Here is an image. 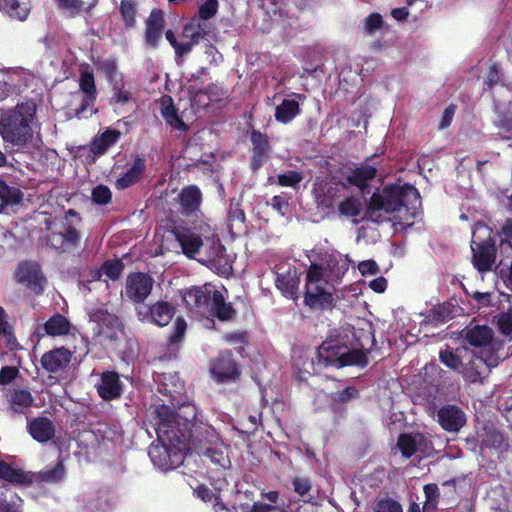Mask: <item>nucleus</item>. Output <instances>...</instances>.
<instances>
[{
	"label": "nucleus",
	"instance_id": "obj_14",
	"mask_svg": "<svg viewBox=\"0 0 512 512\" xmlns=\"http://www.w3.org/2000/svg\"><path fill=\"white\" fill-rule=\"evenodd\" d=\"M473 267L480 273H486L492 270L495 264L497 249L495 243L491 240L481 242H471Z\"/></svg>",
	"mask_w": 512,
	"mask_h": 512
},
{
	"label": "nucleus",
	"instance_id": "obj_30",
	"mask_svg": "<svg viewBox=\"0 0 512 512\" xmlns=\"http://www.w3.org/2000/svg\"><path fill=\"white\" fill-rule=\"evenodd\" d=\"M286 488L291 489L297 495L296 501L298 502V506H295L296 512H298L300 508V501L309 503L313 499V496L311 495L313 482L309 476L302 474L291 476L290 485H286Z\"/></svg>",
	"mask_w": 512,
	"mask_h": 512
},
{
	"label": "nucleus",
	"instance_id": "obj_23",
	"mask_svg": "<svg viewBox=\"0 0 512 512\" xmlns=\"http://www.w3.org/2000/svg\"><path fill=\"white\" fill-rule=\"evenodd\" d=\"M213 30L214 25L211 22H206L192 16L182 28V36L186 39L187 44L190 45V53L202 40L207 39V36Z\"/></svg>",
	"mask_w": 512,
	"mask_h": 512
},
{
	"label": "nucleus",
	"instance_id": "obj_5",
	"mask_svg": "<svg viewBox=\"0 0 512 512\" xmlns=\"http://www.w3.org/2000/svg\"><path fill=\"white\" fill-rule=\"evenodd\" d=\"M82 217L74 209L65 211L64 218L55 221L46 235L47 245L58 254L75 252L81 245L82 234L78 226Z\"/></svg>",
	"mask_w": 512,
	"mask_h": 512
},
{
	"label": "nucleus",
	"instance_id": "obj_49",
	"mask_svg": "<svg viewBox=\"0 0 512 512\" xmlns=\"http://www.w3.org/2000/svg\"><path fill=\"white\" fill-rule=\"evenodd\" d=\"M338 212L347 218L360 216L362 212L361 200L356 196H348L338 204Z\"/></svg>",
	"mask_w": 512,
	"mask_h": 512
},
{
	"label": "nucleus",
	"instance_id": "obj_1",
	"mask_svg": "<svg viewBox=\"0 0 512 512\" xmlns=\"http://www.w3.org/2000/svg\"><path fill=\"white\" fill-rule=\"evenodd\" d=\"M376 344L372 329L357 333L344 328L332 329L317 348L318 364L337 369L351 366L364 369Z\"/></svg>",
	"mask_w": 512,
	"mask_h": 512
},
{
	"label": "nucleus",
	"instance_id": "obj_41",
	"mask_svg": "<svg viewBox=\"0 0 512 512\" xmlns=\"http://www.w3.org/2000/svg\"><path fill=\"white\" fill-rule=\"evenodd\" d=\"M23 197L24 194L18 187L8 185L0 177V213L7 207L20 204Z\"/></svg>",
	"mask_w": 512,
	"mask_h": 512
},
{
	"label": "nucleus",
	"instance_id": "obj_48",
	"mask_svg": "<svg viewBox=\"0 0 512 512\" xmlns=\"http://www.w3.org/2000/svg\"><path fill=\"white\" fill-rule=\"evenodd\" d=\"M165 38L174 49L175 61L179 65L183 62L184 57L190 54V45L187 41H178L174 31L168 29L165 31Z\"/></svg>",
	"mask_w": 512,
	"mask_h": 512
},
{
	"label": "nucleus",
	"instance_id": "obj_25",
	"mask_svg": "<svg viewBox=\"0 0 512 512\" xmlns=\"http://www.w3.org/2000/svg\"><path fill=\"white\" fill-rule=\"evenodd\" d=\"M79 88L83 93V98L80 106L75 110L77 117H80L83 112L92 107L96 102L97 88L93 72L87 69L80 71Z\"/></svg>",
	"mask_w": 512,
	"mask_h": 512
},
{
	"label": "nucleus",
	"instance_id": "obj_52",
	"mask_svg": "<svg viewBox=\"0 0 512 512\" xmlns=\"http://www.w3.org/2000/svg\"><path fill=\"white\" fill-rule=\"evenodd\" d=\"M94 321L103 327H107L112 330H122L123 324L120 318L109 313L107 310L98 309L93 315Z\"/></svg>",
	"mask_w": 512,
	"mask_h": 512
},
{
	"label": "nucleus",
	"instance_id": "obj_28",
	"mask_svg": "<svg viewBox=\"0 0 512 512\" xmlns=\"http://www.w3.org/2000/svg\"><path fill=\"white\" fill-rule=\"evenodd\" d=\"M210 302L207 314H211L219 321H230L235 317L236 310L231 303L225 301L221 291L213 290Z\"/></svg>",
	"mask_w": 512,
	"mask_h": 512
},
{
	"label": "nucleus",
	"instance_id": "obj_18",
	"mask_svg": "<svg viewBox=\"0 0 512 512\" xmlns=\"http://www.w3.org/2000/svg\"><path fill=\"white\" fill-rule=\"evenodd\" d=\"M166 27L165 14L162 9L154 8L145 21L144 41L148 48H158Z\"/></svg>",
	"mask_w": 512,
	"mask_h": 512
},
{
	"label": "nucleus",
	"instance_id": "obj_33",
	"mask_svg": "<svg viewBox=\"0 0 512 512\" xmlns=\"http://www.w3.org/2000/svg\"><path fill=\"white\" fill-rule=\"evenodd\" d=\"M246 215L241 207L240 200L235 198L230 199L228 214H227V226L231 235H239L246 230Z\"/></svg>",
	"mask_w": 512,
	"mask_h": 512
},
{
	"label": "nucleus",
	"instance_id": "obj_31",
	"mask_svg": "<svg viewBox=\"0 0 512 512\" xmlns=\"http://www.w3.org/2000/svg\"><path fill=\"white\" fill-rule=\"evenodd\" d=\"M201 251L204 254L202 261L205 263L216 266L220 265L223 260L226 261V248L217 235L206 238V241H203Z\"/></svg>",
	"mask_w": 512,
	"mask_h": 512
},
{
	"label": "nucleus",
	"instance_id": "obj_29",
	"mask_svg": "<svg viewBox=\"0 0 512 512\" xmlns=\"http://www.w3.org/2000/svg\"><path fill=\"white\" fill-rule=\"evenodd\" d=\"M27 429L31 437L39 443L51 440L55 435V426L47 417H37L28 422Z\"/></svg>",
	"mask_w": 512,
	"mask_h": 512
},
{
	"label": "nucleus",
	"instance_id": "obj_2",
	"mask_svg": "<svg viewBox=\"0 0 512 512\" xmlns=\"http://www.w3.org/2000/svg\"><path fill=\"white\" fill-rule=\"evenodd\" d=\"M36 111V104L32 101L1 111L0 136L3 142L16 148V151L24 149L33 138Z\"/></svg>",
	"mask_w": 512,
	"mask_h": 512
},
{
	"label": "nucleus",
	"instance_id": "obj_38",
	"mask_svg": "<svg viewBox=\"0 0 512 512\" xmlns=\"http://www.w3.org/2000/svg\"><path fill=\"white\" fill-rule=\"evenodd\" d=\"M30 0H2L3 11L11 18L25 21L31 12Z\"/></svg>",
	"mask_w": 512,
	"mask_h": 512
},
{
	"label": "nucleus",
	"instance_id": "obj_47",
	"mask_svg": "<svg viewBox=\"0 0 512 512\" xmlns=\"http://www.w3.org/2000/svg\"><path fill=\"white\" fill-rule=\"evenodd\" d=\"M169 100L170 103L161 109L162 117L171 128L186 132L189 129L188 125L179 117L178 109L173 104L172 99Z\"/></svg>",
	"mask_w": 512,
	"mask_h": 512
},
{
	"label": "nucleus",
	"instance_id": "obj_62",
	"mask_svg": "<svg viewBox=\"0 0 512 512\" xmlns=\"http://www.w3.org/2000/svg\"><path fill=\"white\" fill-rule=\"evenodd\" d=\"M187 323L181 316L177 317L174 321L173 332L169 337V343L174 345L180 343L185 335Z\"/></svg>",
	"mask_w": 512,
	"mask_h": 512
},
{
	"label": "nucleus",
	"instance_id": "obj_16",
	"mask_svg": "<svg viewBox=\"0 0 512 512\" xmlns=\"http://www.w3.org/2000/svg\"><path fill=\"white\" fill-rule=\"evenodd\" d=\"M74 352L61 346L45 352L40 359L42 368L50 374L60 375L69 367Z\"/></svg>",
	"mask_w": 512,
	"mask_h": 512
},
{
	"label": "nucleus",
	"instance_id": "obj_36",
	"mask_svg": "<svg viewBox=\"0 0 512 512\" xmlns=\"http://www.w3.org/2000/svg\"><path fill=\"white\" fill-rule=\"evenodd\" d=\"M275 285L282 294L289 298L294 299L297 295V289L299 285V279L296 276V271L293 272L288 269L285 273H276Z\"/></svg>",
	"mask_w": 512,
	"mask_h": 512
},
{
	"label": "nucleus",
	"instance_id": "obj_11",
	"mask_svg": "<svg viewBox=\"0 0 512 512\" xmlns=\"http://www.w3.org/2000/svg\"><path fill=\"white\" fill-rule=\"evenodd\" d=\"M249 129V138L251 143V157L249 167L253 172H257L270 159L272 145L267 133L261 132L247 123Z\"/></svg>",
	"mask_w": 512,
	"mask_h": 512
},
{
	"label": "nucleus",
	"instance_id": "obj_57",
	"mask_svg": "<svg viewBox=\"0 0 512 512\" xmlns=\"http://www.w3.org/2000/svg\"><path fill=\"white\" fill-rule=\"evenodd\" d=\"M219 7L218 0H206L198 8V11L193 16L206 22H211V19L217 14Z\"/></svg>",
	"mask_w": 512,
	"mask_h": 512
},
{
	"label": "nucleus",
	"instance_id": "obj_60",
	"mask_svg": "<svg viewBox=\"0 0 512 512\" xmlns=\"http://www.w3.org/2000/svg\"><path fill=\"white\" fill-rule=\"evenodd\" d=\"M100 69L106 76L107 80L114 83L115 80H119L120 73H118V66L115 59H105L100 64Z\"/></svg>",
	"mask_w": 512,
	"mask_h": 512
},
{
	"label": "nucleus",
	"instance_id": "obj_39",
	"mask_svg": "<svg viewBox=\"0 0 512 512\" xmlns=\"http://www.w3.org/2000/svg\"><path fill=\"white\" fill-rule=\"evenodd\" d=\"M421 433H401L397 439V448L404 458H411L417 451L418 446L424 441Z\"/></svg>",
	"mask_w": 512,
	"mask_h": 512
},
{
	"label": "nucleus",
	"instance_id": "obj_17",
	"mask_svg": "<svg viewBox=\"0 0 512 512\" xmlns=\"http://www.w3.org/2000/svg\"><path fill=\"white\" fill-rule=\"evenodd\" d=\"M177 202L183 216L197 217L201 213L202 191L195 184L184 186L177 196Z\"/></svg>",
	"mask_w": 512,
	"mask_h": 512
},
{
	"label": "nucleus",
	"instance_id": "obj_6",
	"mask_svg": "<svg viewBox=\"0 0 512 512\" xmlns=\"http://www.w3.org/2000/svg\"><path fill=\"white\" fill-rule=\"evenodd\" d=\"M151 416L155 424L157 438H159V428L161 424H168L173 432L181 431L182 428H190L197 425V408L194 404H183L177 411L166 404L154 406Z\"/></svg>",
	"mask_w": 512,
	"mask_h": 512
},
{
	"label": "nucleus",
	"instance_id": "obj_43",
	"mask_svg": "<svg viewBox=\"0 0 512 512\" xmlns=\"http://www.w3.org/2000/svg\"><path fill=\"white\" fill-rule=\"evenodd\" d=\"M71 322L62 314L55 313L43 325L47 335L52 337L64 336L69 334Z\"/></svg>",
	"mask_w": 512,
	"mask_h": 512
},
{
	"label": "nucleus",
	"instance_id": "obj_19",
	"mask_svg": "<svg viewBox=\"0 0 512 512\" xmlns=\"http://www.w3.org/2000/svg\"><path fill=\"white\" fill-rule=\"evenodd\" d=\"M171 233L179 243L183 254L189 259H196V255L201 252L203 239L190 228L182 225H173Z\"/></svg>",
	"mask_w": 512,
	"mask_h": 512
},
{
	"label": "nucleus",
	"instance_id": "obj_15",
	"mask_svg": "<svg viewBox=\"0 0 512 512\" xmlns=\"http://www.w3.org/2000/svg\"><path fill=\"white\" fill-rule=\"evenodd\" d=\"M500 361L501 360H496L495 363H491L488 360V355L472 354L470 359L465 364H462L459 372L468 382H482L483 379L490 373L491 368L496 367Z\"/></svg>",
	"mask_w": 512,
	"mask_h": 512
},
{
	"label": "nucleus",
	"instance_id": "obj_10",
	"mask_svg": "<svg viewBox=\"0 0 512 512\" xmlns=\"http://www.w3.org/2000/svg\"><path fill=\"white\" fill-rule=\"evenodd\" d=\"M15 278L19 284L24 285L35 295L44 293L47 278L37 262H20L15 272Z\"/></svg>",
	"mask_w": 512,
	"mask_h": 512
},
{
	"label": "nucleus",
	"instance_id": "obj_64",
	"mask_svg": "<svg viewBox=\"0 0 512 512\" xmlns=\"http://www.w3.org/2000/svg\"><path fill=\"white\" fill-rule=\"evenodd\" d=\"M501 243L508 245L512 249V219H506L499 230Z\"/></svg>",
	"mask_w": 512,
	"mask_h": 512
},
{
	"label": "nucleus",
	"instance_id": "obj_58",
	"mask_svg": "<svg viewBox=\"0 0 512 512\" xmlns=\"http://www.w3.org/2000/svg\"><path fill=\"white\" fill-rule=\"evenodd\" d=\"M0 478L9 482L21 483L23 480V473L0 459Z\"/></svg>",
	"mask_w": 512,
	"mask_h": 512
},
{
	"label": "nucleus",
	"instance_id": "obj_26",
	"mask_svg": "<svg viewBox=\"0 0 512 512\" xmlns=\"http://www.w3.org/2000/svg\"><path fill=\"white\" fill-rule=\"evenodd\" d=\"M9 409L14 414H25L33 406L34 398L31 392L25 388H12L5 394Z\"/></svg>",
	"mask_w": 512,
	"mask_h": 512
},
{
	"label": "nucleus",
	"instance_id": "obj_45",
	"mask_svg": "<svg viewBox=\"0 0 512 512\" xmlns=\"http://www.w3.org/2000/svg\"><path fill=\"white\" fill-rule=\"evenodd\" d=\"M65 476L66 469L61 456L58 458L57 463L52 468L41 470L38 473L39 480L49 484H58L65 478Z\"/></svg>",
	"mask_w": 512,
	"mask_h": 512
},
{
	"label": "nucleus",
	"instance_id": "obj_35",
	"mask_svg": "<svg viewBox=\"0 0 512 512\" xmlns=\"http://www.w3.org/2000/svg\"><path fill=\"white\" fill-rule=\"evenodd\" d=\"M121 137L117 129L107 128L100 135L93 138L90 143V152L95 156L104 155L110 147L115 145Z\"/></svg>",
	"mask_w": 512,
	"mask_h": 512
},
{
	"label": "nucleus",
	"instance_id": "obj_42",
	"mask_svg": "<svg viewBox=\"0 0 512 512\" xmlns=\"http://www.w3.org/2000/svg\"><path fill=\"white\" fill-rule=\"evenodd\" d=\"M301 113L300 104L295 99H284L275 108V119L281 124L290 123Z\"/></svg>",
	"mask_w": 512,
	"mask_h": 512
},
{
	"label": "nucleus",
	"instance_id": "obj_37",
	"mask_svg": "<svg viewBox=\"0 0 512 512\" xmlns=\"http://www.w3.org/2000/svg\"><path fill=\"white\" fill-rule=\"evenodd\" d=\"M60 10L66 11L71 17L90 14L97 6V0H55Z\"/></svg>",
	"mask_w": 512,
	"mask_h": 512
},
{
	"label": "nucleus",
	"instance_id": "obj_13",
	"mask_svg": "<svg viewBox=\"0 0 512 512\" xmlns=\"http://www.w3.org/2000/svg\"><path fill=\"white\" fill-rule=\"evenodd\" d=\"M158 440L162 443L161 445L151 444L148 448V455L151 461L162 470L176 468L183 461V454L185 452H179L168 441H162L159 438Z\"/></svg>",
	"mask_w": 512,
	"mask_h": 512
},
{
	"label": "nucleus",
	"instance_id": "obj_40",
	"mask_svg": "<svg viewBox=\"0 0 512 512\" xmlns=\"http://www.w3.org/2000/svg\"><path fill=\"white\" fill-rule=\"evenodd\" d=\"M198 455L207 458L212 464L223 469L230 465V459L225 451L221 438L215 445L207 446L200 451Z\"/></svg>",
	"mask_w": 512,
	"mask_h": 512
},
{
	"label": "nucleus",
	"instance_id": "obj_59",
	"mask_svg": "<svg viewBox=\"0 0 512 512\" xmlns=\"http://www.w3.org/2000/svg\"><path fill=\"white\" fill-rule=\"evenodd\" d=\"M374 512H403V507L396 499L385 497L376 502Z\"/></svg>",
	"mask_w": 512,
	"mask_h": 512
},
{
	"label": "nucleus",
	"instance_id": "obj_4",
	"mask_svg": "<svg viewBox=\"0 0 512 512\" xmlns=\"http://www.w3.org/2000/svg\"><path fill=\"white\" fill-rule=\"evenodd\" d=\"M168 424H161L159 428V439L168 441L171 446L179 452H196L197 454L207 446L215 445L220 439L215 428L208 424L199 422L194 427L182 428L181 431L173 432Z\"/></svg>",
	"mask_w": 512,
	"mask_h": 512
},
{
	"label": "nucleus",
	"instance_id": "obj_50",
	"mask_svg": "<svg viewBox=\"0 0 512 512\" xmlns=\"http://www.w3.org/2000/svg\"><path fill=\"white\" fill-rule=\"evenodd\" d=\"M262 497L275 504L274 510L278 509L282 512H296L295 506H298L296 497H290L287 501H284L280 498V493L278 491L264 492L262 493Z\"/></svg>",
	"mask_w": 512,
	"mask_h": 512
},
{
	"label": "nucleus",
	"instance_id": "obj_22",
	"mask_svg": "<svg viewBox=\"0 0 512 512\" xmlns=\"http://www.w3.org/2000/svg\"><path fill=\"white\" fill-rule=\"evenodd\" d=\"M438 423L447 432L457 433L466 425L465 412L457 405L446 404L437 412Z\"/></svg>",
	"mask_w": 512,
	"mask_h": 512
},
{
	"label": "nucleus",
	"instance_id": "obj_55",
	"mask_svg": "<svg viewBox=\"0 0 512 512\" xmlns=\"http://www.w3.org/2000/svg\"><path fill=\"white\" fill-rule=\"evenodd\" d=\"M439 359L446 367L458 372L463 364L461 358L448 345H446L445 349L440 350Z\"/></svg>",
	"mask_w": 512,
	"mask_h": 512
},
{
	"label": "nucleus",
	"instance_id": "obj_56",
	"mask_svg": "<svg viewBox=\"0 0 512 512\" xmlns=\"http://www.w3.org/2000/svg\"><path fill=\"white\" fill-rule=\"evenodd\" d=\"M124 270V263L121 259L107 260L101 266L103 272L109 279L118 280Z\"/></svg>",
	"mask_w": 512,
	"mask_h": 512
},
{
	"label": "nucleus",
	"instance_id": "obj_53",
	"mask_svg": "<svg viewBox=\"0 0 512 512\" xmlns=\"http://www.w3.org/2000/svg\"><path fill=\"white\" fill-rule=\"evenodd\" d=\"M113 85V96L110 99V103H119L122 105L127 104L131 100V93L124 89L123 75H120L119 80H115Z\"/></svg>",
	"mask_w": 512,
	"mask_h": 512
},
{
	"label": "nucleus",
	"instance_id": "obj_46",
	"mask_svg": "<svg viewBox=\"0 0 512 512\" xmlns=\"http://www.w3.org/2000/svg\"><path fill=\"white\" fill-rule=\"evenodd\" d=\"M323 266L325 272H328L327 276L333 280L341 279L349 269L346 260L338 258L334 255H329L325 259Z\"/></svg>",
	"mask_w": 512,
	"mask_h": 512
},
{
	"label": "nucleus",
	"instance_id": "obj_8",
	"mask_svg": "<svg viewBox=\"0 0 512 512\" xmlns=\"http://www.w3.org/2000/svg\"><path fill=\"white\" fill-rule=\"evenodd\" d=\"M154 285V279L144 272H131L125 280L124 294L127 300L137 306L144 305L150 296Z\"/></svg>",
	"mask_w": 512,
	"mask_h": 512
},
{
	"label": "nucleus",
	"instance_id": "obj_61",
	"mask_svg": "<svg viewBox=\"0 0 512 512\" xmlns=\"http://www.w3.org/2000/svg\"><path fill=\"white\" fill-rule=\"evenodd\" d=\"M112 193L105 185H97L92 190V201L98 205H107L111 202Z\"/></svg>",
	"mask_w": 512,
	"mask_h": 512
},
{
	"label": "nucleus",
	"instance_id": "obj_63",
	"mask_svg": "<svg viewBox=\"0 0 512 512\" xmlns=\"http://www.w3.org/2000/svg\"><path fill=\"white\" fill-rule=\"evenodd\" d=\"M324 274L325 270L323 264L312 263L306 275V285H318V282L322 279Z\"/></svg>",
	"mask_w": 512,
	"mask_h": 512
},
{
	"label": "nucleus",
	"instance_id": "obj_3",
	"mask_svg": "<svg viewBox=\"0 0 512 512\" xmlns=\"http://www.w3.org/2000/svg\"><path fill=\"white\" fill-rule=\"evenodd\" d=\"M421 206L419 191L412 185L406 183L402 186L390 184L383 188L382 192H374L367 204V214L372 221L378 222L379 212L394 213L401 208L411 211L413 217L416 210Z\"/></svg>",
	"mask_w": 512,
	"mask_h": 512
},
{
	"label": "nucleus",
	"instance_id": "obj_32",
	"mask_svg": "<svg viewBox=\"0 0 512 512\" xmlns=\"http://www.w3.org/2000/svg\"><path fill=\"white\" fill-rule=\"evenodd\" d=\"M146 161L143 157L136 156L132 165L115 182V187L123 190L140 181L145 172Z\"/></svg>",
	"mask_w": 512,
	"mask_h": 512
},
{
	"label": "nucleus",
	"instance_id": "obj_9",
	"mask_svg": "<svg viewBox=\"0 0 512 512\" xmlns=\"http://www.w3.org/2000/svg\"><path fill=\"white\" fill-rule=\"evenodd\" d=\"M135 313L137 319L142 323L164 327L173 319L176 308L168 301L159 300L151 305L136 306Z\"/></svg>",
	"mask_w": 512,
	"mask_h": 512
},
{
	"label": "nucleus",
	"instance_id": "obj_21",
	"mask_svg": "<svg viewBox=\"0 0 512 512\" xmlns=\"http://www.w3.org/2000/svg\"><path fill=\"white\" fill-rule=\"evenodd\" d=\"M212 292L213 290L207 287L193 286L183 292L182 299L191 313L206 315Z\"/></svg>",
	"mask_w": 512,
	"mask_h": 512
},
{
	"label": "nucleus",
	"instance_id": "obj_54",
	"mask_svg": "<svg viewBox=\"0 0 512 512\" xmlns=\"http://www.w3.org/2000/svg\"><path fill=\"white\" fill-rule=\"evenodd\" d=\"M304 176L301 172L295 170H288L284 173L277 175L276 183L282 187L297 188V186L303 181Z\"/></svg>",
	"mask_w": 512,
	"mask_h": 512
},
{
	"label": "nucleus",
	"instance_id": "obj_34",
	"mask_svg": "<svg viewBox=\"0 0 512 512\" xmlns=\"http://www.w3.org/2000/svg\"><path fill=\"white\" fill-rule=\"evenodd\" d=\"M377 176V168L374 165L362 164L355 167L352 172L346 177L348 184L359 188L364 191L369 182Z\"/></svg>",
	"mask_w": 512,
	"mask_h": 512
},
{
	"label": "nucleus",
	"instance_id": "obj_12",
	"mask_svg": "<svg viewBox=\"0 0 512 512\" xmlns=\"http://www.w3.org/2000/svg\"><path fill=\"white\" fill-rule=\"evenodd\" d=\"M210 373L218 383L235 382L239 380L241 371L240 366L233 358L231 350L221 351L218 356L212 360Z\"/></svg>",
	"mask_w": 512,
	"mask_h": 512
},
{
	"label": "nucleus",
	"instance_id": "obj_27",
	"mask_svg": "<svg viewBox=\"0 0 512 512\" xmlns=\"http://www.w3.org/2000/svg\"><path fill=\"white\" fill-rule=\"evenodd\" d=\"M481 448H489L499 450L509 447L507 438L501 430H499L493 423L487 422L483 425L482 433L480 434Z\"/></svg>",
	"mask_w": 512,
	"mask_h": 512
},
{
	"label": "nucleus",
	"instance_id": "obj_51",
	"mask_svg": "<svg viewBox=\"0 0 512 512\" xmlns=\"http://www.w3.org/2000/svg\"><path fill=\"white\" fill-rule=\"evenodd\" d=\"M509 306L506 311L498 313L494 319L495 324L501 335L512 338V301L510 297L507 300Z\"/></svg>",
	"mask_w": 512,
	"mask_h": 512
},
{
	"label": "nucleus",
	"instance_id": "obj_24",
	"mask_svg": "<svg viewBox=\"0 0 512 512\" xmlns=\"http://www.w3.org/2000/svg\"><path fill=\"white\" fill-rule=\"evenodd\" d=\"M304 304L312 310H331L335 306L333 294L320 285H306Z\"/></svg>",
	"mask_w": 512,
	"mask_h": 512
},
{
	"label": "nucleus",
	"instance_id": "obj_44",
	"mask_svg": "<svg viewBox=\"0 0 512 512\" xmlns=\"http://www.w3.org/2000/svg\"><path fill=\"white\" fill-rule=\"evenodd\" d=\"M119 13L126 30L136 27L138 14V3L136 0H121Z\"/></svg>",
	"mask_w": 512,
	"mask_h": 512
},
{
	"label": "nucleus",
	"instance_id": "obj_7",
	"mask_svg": "<svg viewBox=\"0 0 512 512\" xmlns=\"http://www.w3.org/2000/svg\"><path fill=\"white\" fill-rule=\"evenodd\" d=\"M464 340L472 347L479 348L480 354L488 355V360L495 363L502 360L499 352L504 348V340L494 337V331L487 325L467 327Z\"/></svg>",
	"mask_w": 512,
	"mask_h": 512
},
{
	"label": "nucleus",
	"instance_id": "obj_20",
	"mask_svg": "<svg viewBox=\"0 0 512 512\" xmlns=\"http://www.w3.org/2000/svg\"><path fill=\"white\" fill-rule=\"evenodd\" d=\"M123 387L119 373L111 370L103 371L95 385L98 396L104 401L119 399L123 394Z\"/></svg>",
	"mask_w": 512,
	"mask_h": 512
}]
</instances>
